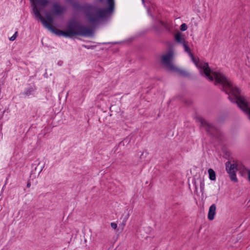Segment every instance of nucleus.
<instances>
[{
    "instance_id": "2eb2a0df",
    "label": "nucleus",
    "mask_w": 250,
    "mask_h": 250,
    "mask_svg": "<svg viewBox=\"0 0 250 250\" xmlns=\"http://www.w3.org/2000/svg\"><path fill=\"white\" fill-rule=\"evenodd\" d=\"M209 179L211 180H215L216 178L215 173H209Z\"/></svg>"
},
{
    "instance_id": "412c9836",
    "label": "nucleus",
    "mask_w": 250,
    "mask_h": 250,
    "mask_svg": "<svg viewBox=\"0 0 250 250\" xmlns=\"http://www.w3.org/2000/svg\"><path fill=\"white\" fill-rule=\"evenodd\" d=\"M111 227L113 229H116L117 228V224H116L115 223H111Z\"/></svg>"
},
{
    "instance_id": "aec40b11",
    "label": "nucleus",
    "mask_w": 250,
    "mask_h": 250,
    "mask_svg": "<svg viewBox=\"0 0 250 250\" xmlns=\"http://www.w3.org/2000/svg\"><path fill=\"white\" fill-rule=\"evenodd\" d=\"M199 182H200V188H201V190H202L204 189V181L203 180L200 179Z\"/></svg>"
},
{
    "instance_id": "9b49d317",
    "label": "nucleus",
    "mask_w": 250,
    "mask_h": 250,
    "mask_svg": "<svg viewBox=\"0 0 250 250\" xmlns=\"http://www.w3.org/2000/svg\"><path fill=\"white\" fill-rule=\"evenodd\" d=\"M44 164L42 163H39L38 164H34L32 165V172L36 171L37 172H42L43 167Z\"/></svg>"
},
{
    "instance_id": "dca6fc26",
    "label": "nucleus",
    "mask_w": 250,
    "mask_h": 250,
    "mask_svg": "<svg viewBox=\"0 0 250 250\" xmlns=\"http://www.w3.org/2000/svg\"><path fill=\"white\" fill-rule=\"evenodd\" d=\"M187 29V25L185 23H182L180 26V30L185 31Z\"/></svg>"
},
{
    "instance_id": "5701e85b",
    "label": "nucleus",
    "mask_w": 250,
    "mask_h": 250,
    "mask_svg": "<svg viewBox=\"0 0 250 250\" xmlns=\"http://www.w3.org/2000/svg\"><path fill=\"white\" fill-rule=\"evenodd\" d=\"M208 172H214V171L212 168H209L208 169Z\"/></svg>"
},
{
    "instance_id": "423d86ee",
    "label": "nucleus",
    "mask_w": 250,
    "mask_h": 250,
    "mask_svg": "<svg viewBox=\"0 0 250 250\" xmlns=\"http://www.w3.org/2000/svg\"><path fill=\"white\" fill-rule=\"evenodd\" d=\"M31 2L33 7V11L34 12V8L36 7L40 13L43 11L44 8L51 3V1L50 0H35Z\"/></svg>"
},
{
    "instance_id": "f03ea898",
    "label": "nucleus",
    "mask_w": 250,
    "mask_h": 250,
    "mask_svg": "<svg viewBox=\"0 0 250 250\" xmlns=\"http://www.w3.org/2000/svg\"><path fill=\"white\" fill-rule=\"evenodd\" d=\"M34 14L37 18L41 20L45 28L58 36L72 38L76 35L88 37L92 34V30L91 28L83 26L75 20L69 21L66 30L62 31L52 26L54 19L49 12H45L46 20L42 16L36 7L34 8Z\"/></svg>"
},
{
    "instance_id": "0eeeda50",
    "label": "nucleus",
    "mask_w": 250,
    "mask_h": 250,
    "mask_svg": "<svg viewBox=\"0 0 250 250\" xmlns=\"http://www.w3.org/2000/svg\"><path fill=\"white\" fill-rule=\"evenodd\" d=\"M64 10V7L57 2L52 5V13L53 15H61L63 13Z\"/></svg>"
},
{
    "instance_id": "a211bd4d",
    "label": "nucleus",
    "mask_w": 250,
    "mask_h": 250,
    "mask_svg": "<svg viewBox=\"0 0 250 250\" xmlns=\"http://www.w3.org/2000/svg\"><path fill=\"white\" fill-rule=\"evenodd\" d=\"M162 23V25L167 29V30H170V26L168 24H166V23H165L164 22H161Z\"/></svg>"
},
{
    "instance_id": "20e7f679",
    "label": "nucleus",
    "mask_w": 250,
    "mask_h": 250,
    "mask_svg": "<svg viewBox=\"0 0 250 250\" xmlns=\"http://www.w3.org/2000/svg\"><path fill=\"white\" fill-rule=\"evenodd\" d=\"M174 53L173 51H169L167 53L164 54L161 57V63L168 70L178 73L182 76L188 75V72L184 70L179 68L174 64L172 60L173 59Z\"/></svg>"
},
{
    "instance_id": "6ab92c4d",
    "label": "nucleus",
    "mask_w": 250,
    "mask_h": 250,
    "mask_svg": "<svg viewBox=\"0 0 250 250\" xmlns=\"http://www.w3.org/2000/svg\"><path fill=\"white\" fill-rule=\"evenodd\" d=\"M17 32H15V34L10 38V40L11 41H14L17 38Z\"/></svg>"
},
{
    "instance_id": "7ed1b4c3",
    "label": "nucleus",
    "mask_w": 250,
    "mask_h": 250,
    "mask_svg": "<svg viewBox=\"0 0 250 250\" xmlns=\"http://www.w3.org/2000/svg\"><path fill=\"white\" fill-rule=\"evenodd\" d=\"M106 1L108 7L105 9H101L89 4L83 5V9L85 10L86 17L91 23H96L100 20L112 14L114 8V0H106Z\"/></svg>"
},
{
    "instance_id": "6e6552de",
    "label": "nucleus",
    "mask_w": 250,
    "mask_h": 250,
    "mask_svg": "<svg viewBox=\"0 0 250 250\" xmlns=\"http://www.w3.org/2000/svg\"><path fill=\"white\" fill-rule=\"evenodd\" d=\"M200 122L202 126L204 127L207 131L211 132L212 130L213 129L214 126L205 119H201Z\"/></svg>"
},
{
    "instance_id": "4468645a",
    "label": "nucleus",
    "mask_w": 250,
    "mask_h": 250,
    "mask_svg": "<svg viewBox=\"0 0 250 250\" xmlns=\"http://www.w3.org/2000/svg\"><path fill=\"white\" fill-rule=\"evenodd\" d=\"M229 176L231 180L233 182H237V179L236 178V173H229Z\"/></svg>"
},
{
    "instance_id": "f8f14e48",
    "label": "nucleus",
    "mask_w": 250,
    "mask_h": 250,
    "mask_svg": "<svg viewBox=\"0 0 250 250\" xmlns=\"http://www.w3.org/2000/svg\"><path fill=\"white\" fill-rule=\"evenodd\" d=\"M148 152L146 151H143L140 157V160L142 162V161H148V159H146V157L147 156H148Z\"/></svg>"
},
{
    "instance_id": "393cba45",
    "label": "nucleus",
    "mask_w": 250,
    "mask_h": 250,
    "mask_svg": "<svg viewBox=\"0 0 250 250\" xmlns=\"http://www.w3.org/2000/svg\"><path fill=\"white\" fill-rule=\"evenodd\" d=\"M194 184H195V190H197V182L196 181H195L194 182Z\"/></svg>"
},
{
    "instance_id": "f257e3e1",
    "label": "nucleus",
    "mask_w": 250,
    "mask_h": 250,
    "mask_svg": "<svg viewBox=\"0 0 250 250\" xmlns=\"http://www.w3.org/2000/svg\"><path fill=\"white\" fill-rule=\"evenodd\" d=\"M182 45L185 51L188 53L196 66L200 68L201 74L205 75L210 81H214V84L225 92L228 95L229 100L237 104L238 106L248 115L250 120V103L241 94L239 89L223 74L211 71L208 63L202 62L198 64L191 52L188 42Z\"/></svg>"
},
{
    "instance_id": "39448f33",
    "label": "nucleus",
    "mask_w": 250,
    "mask_h": 250,
    "mask_svg": "<svg viewBox=\"0 0 250 250\" xmlns=\"http://www.w3.org/2000/svg\"><path fill=\"white\" fill-rule=\"evenodd\" d=\"M226 169L227 172H250L243 164L238 161L231 160L226 163Z\"/></svg>"
},
{
    "instance_id": "bb28decb",
    "label": "nucleus",
    "mask_w": 250,
    "mask_h": 250,
    "mask_svg": "<svg viewBox=\"0 0 250 250\" xmlns=\"http://www.w3.org/2000/svg\"><path fill=\"white\" fill-rule=\"evenodd\" d=\"M99 1H100V2H102V0H99Z\"/></svg>"
},
{
    "instance_id": "1a4fd4ad",
    "label": "nucleus",
    "mask_w": 250,
    "mask_h": 250,
    "mask_svg": "<svg viewBox=\"0 0 250 250\" xmlns=\"http://www.w3.org/2000/svg\"><path fill=\"white\" fill-rule=\"evenodd\" d=\"M216 207L215 204H212L209 208L208 217L209 220H212L214 218L216 214Z\"/></svg>"
},
{
    "instance_id": "4be33fe9",
    "label": "nucleus",
    "mask_w": 250,
    "mask_h": 250,
    "mask_svg": "<svg viewBox=\"0 0 250 250\" xmlns=\"http://www.w3.org/2000/svg\"><path fill=\"white\" fill-rule=\"evenodd\" d=\"M31 183H32V182L31 181H30L28 180V183H27V188H29Z\"/></svg>"
},
{
    "instance_id": "a878e982",
    "label": "nucleus",
    "mask_w": 250,
    "mask_h": 250,
    "mask_svg": "<svg viewBox=\"0 0 250 250\" xmlns=\"http://www.w3.org/2000/svg\"><path fill=\"white\" fill-rule=\"evenodd\" d=\"M67 1H70V0H66Z\"/></svg>"
},
{
    "instance_id": "ddd939ff",
    "label": "nucleus",
    "mask_w": 250,
    "mask_h": 250,
    "mask_svg": "<svg viewBox=\"0 0 250 250\" xmlns=\"http://www.w3.org/2000/svg\"><path fill=\"white\" fill-rule=\"evenodd\" d=\"M39 174L36 175V173H31L30 174L29 180L31 181L32 182V184L36 183V179L38 177Z\"/></svg>"
},
{
    "instance_id": "b1692460",
    "label": "nucleus",
    "mask_w": 250,
    "mask_h": 250,
    "mask_svg": "<svg viewBox=\"0 0 250 250\" xmlns=\"http://www.w3.org/2000/svg\"><path fill=\"white\" fill-rule=\"evenodd\" d=\"M248 173V178L249 181L250 182V173Z\"/></svg>"
},
{
    "instance_id": "f3484780",
    "label": "nucleus",
    "mask_w": 250,
    "mask_h": 250,
    "mask_svg": "<svg viewBox=\"0 0 250 250\" xmlns=\"http://www.w3.org/2000/svg\"><path fill=\"white\" fill-rule=\"evenodd\" d=\"M32 91H33V88H30L28 90H27L26 91L24 92V94L26 96H29L31 94Z\"/></svg>"
},
{
    "instance_id": "9d476101",
    "label": "nucleus",
    "mask_w": 250,
    "mask_h": 250,
    "mask_svg": "<svg viewBox=\"0 0 250 250\" xmlns=\"http://www.w3.org/2000/svg\"><path fill=\"white\" fill-rule=\"evenodd\" d=\"M175 40L178 43L183 45L187 41L185 39V36L178 32L175 35Z\"/></svg>"
}]
</instances>
